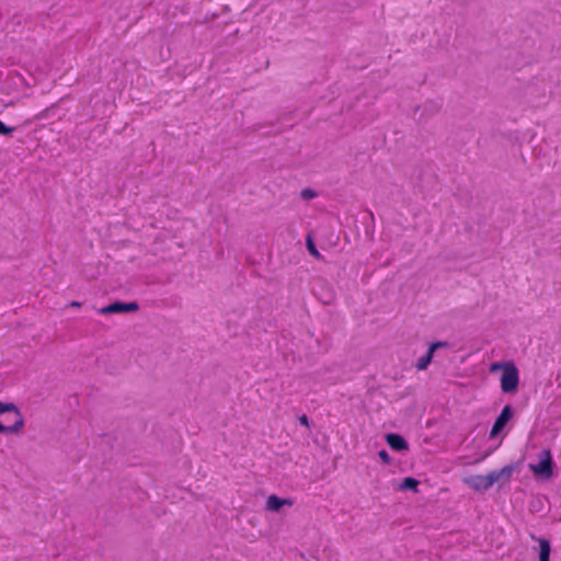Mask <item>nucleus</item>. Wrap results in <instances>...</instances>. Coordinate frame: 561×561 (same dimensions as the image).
Listing matches in <instances>:
<instances>
[{"label": "nucleus", "mask_w": 561, "mask_h": 561, "mask_svg": "<svg viewBox=\"0 0 561 561\" xmlns=\"http://www.w3.org/2000/svg\"><path fill=\"white\" fill-rule=\"evenodd\" d=\"M516 466L511 463L500 470H493L486 474H473L463 478V483L476 492L482 493L491 489L495 483L507 484L511 482Z\"/></svg>", "instance_id": "1"}, {"label": "nucleus", "mask_w": 561, "mask_h": 561, "mask_svg": "<svg viewBox=\"0 0 561 561\" xmlns=\"http://www.w3.org/2000/svg\"><path fill=\"white\" fill-rule=\"evenodd\" d=\"M540 460L538 463H530V471L539 477L551 478L553 474V462L551 451L549 449H543L539 454Z\"/></svg>", "instance_id": "2"}, {"label": "nucleus", "mask_w": 561, "mask_h": 561, "mask_svg": "<svg viewBox=\"0 0 561 561\" xmlns=\"http://www.w3.org/2000/svg\"><path fill=\"white\" fill-rule=\"evenodd\" d=\"M519 382L518 370L513 364H507L503 367L501 377V389L505 393L516 391Z\"/></svg>", "instance_id": "3"}, {"label": "nucleus", "mask_w": 561, "mask_h": 561, "mask_svg": "<svg viewBox=\"0 0 561 561\" xmlns=\"http://www.w3.org/2000/svg\"><path fill=\"white\" fill-rule=\"evenodd\" d=\"M139 306L137 302H122L115 301L108 306H105L99 310L101 314H111V313H123V312H133L137 311Z\"/></svg>", "instance_id": "4"}, {"label": "nucleus", "mask_w": 561, "mask_h": 561, "mask_svg": "<svg viewBox=\"0 0 561 561\" xmlns=\"http://www.w3.org/2000/svg\"><path fill=\"white\" fill-rule=\"evenodd\" d=\"M512 416H513L512 407L505 405L502 409L500 415L496 417V420L491 428L490 437L491 438L496 437L501 433V431L504 428V426L507 424V422L512 419Z\"/></svg>", "instance_id": "5"}, {"label": "nucleus", "mask_w": 561, "mask_h": 561, "mask_svg": "<svg viewBox=\"0 0 561 561\" xmlns=\"http://www.w3.org/2000/svg\"><path fill=\"white\" fill-rule=\"evenodd\" d=\"M294 503L290 499H280L275 494L267 497L265 508L272 512H278L283 506H291Z\"/></svg>", "instance_id": "6"}, {"label": "nucleus", "mask_w": 561, "mask_h": 561, "mask_svg": "<svg viewBox=\"0 0 561 561\" xmlns=\"http://www.w3.org/2000/svg\"><path fill=\"white\" fill-rule=\"evenodd\" d=\"M445 345L444 343L442 342H436V343H433L430 347H428V351L425 355L421 356L419 359H417V363H416V368L419 370H424L427 368V366L431 364L432 362V358H433V355H434V352L436 348L440 347Z\"/></svg>", "instance_id": "7"}, {"label": "nucleus", "mask_w": 561, "mask_h": 561, "mask_svg": "<svg viewBox=\"0 0 561 561\" xmlns=\"http://www.w3.org/2000/svg\"><path fill=\"white\" fill-rule=\"evenodd\" d=\"M386 442L393 450H397V451L407 450L409 448L405 439L399 434H393V433L388 434L386 436Z\"/></svg>", "instance_id": "8"}, {"label": "nucleus", "mask_w": 561, "mask_h": 561, "mask_svg": "<svg viewBox=\"0 0 561 561\" xmlns=\"http://www.w3.org/2000/svg\"><path fill=\"white\" fill-rule=\"evenodd\" d=\"M537 541L539 543V561H550V542L543 538H538Z\"/></svg>", "instance_id": "9"}, {"label": "nucleus", "mask_w": 561, "mask_h": 561, "mask_svg": "<svg viewBox=\"0 0 561 561\" xmlns=\"http://www.w3.org/2000/svg\"><path fill=\"white\" fill-rule=\"evenodd\" d=\"M24 427V420L22 416H19L13 425L4 426L0 423V433H18Z\"/></svg>", "instance_id": "10"}, {"label": "nucleus", "mask_w": 561, "mask_h": 561, "mask_svg": "<svg viewBox=\"0 0 561 561\" xmlns=\"http://www.w3.org/2000/svg\"><path fill=\"white\" fill-rule=\"evenodd\" d=\"M7 412H14L16 415V419H19V416H22L21 412L19 411V409L16 408V405L14 403H11V402L5 403V402L0 401V414L7 413Z\"/></svg>", "instance_id": "11"}, {"label": "nucleus", "mask_w": 561, "mask_h": 561, "mask_svg": "<svg viewBox=\"0 0 561 561\" xmlns=\"http://www.w3.org/2000/svg\"><path fill=\"white\" fill-rule=\"evenodd\" d=\"M417 485H419V481L414 478H411V477H408V478H404L401 485H400V489L401 490H407V489H411L413 491H417Z\"/></svg>", "instance_id": "12"}, {"label": "nucleus", "mask_w": 561, "mask_h": 561, "mask_svg": "<svg viewBox=\"0 0 561 561\" xmlns=\"http://www.w3.org/2000/svg\"><path fill=\"white\" fill-rule=\"evenodd\" d=\"M15 130V127L7 126L0 121V135H9Z\"/></svg>", "instance_id": "13"}, {"label": "nucleus", "mask_w": 561, "mask_h": 561, "mask_svg": "<svg viewBox=\"0 0 561 561\" xmlns=\"http://www.w3.org/2000/svg\"><path fill=\"white\" fill-rule=\"evenodd\" d=\"M378 456L382 460L383 463L389 465L391 462V458L385 449L380 450L378 453Z\"/></svg>", "instance_id": "14"}, {"label": "nucleus", "mask_w": 561, "mask_h": 561, "mask_svg": "<svg viewBox=\"0 0 561 561\" xmlns=\"http://www.w3.org/2000/svg\"><path fill=\"white\" fill-rule=\"evenodd\" d=\"M307 244H308V250H309L310 254L316 257H320L319 251L316 249L314 244L312 243V241L310 239L308 240Z\"/></svg>", "instance_id": "15"}, {"label": "nucleus", "mask_w": 561, "mask_h": 561, "mask_svg": "<svg viewBox=\"0 0 561 561\" xmlns=\"http://www.w3.org/2000/svg\"><path fill=\"white\" fill-rule=\"evenodd\" d=\"M299 421L302 425H308V417L306 415L300 416Z\"/></svg>", "instance_id": "16"}, {"label": "nucleus", "mask_w": 561, "mask_h": 561, "mask_svg": "<svg viewBox=\"0 0 561 561\" xmlns=\"http://www.w3.org/2000/svg\"><path fill=\"white\" fill-rule=\"evenodd\" d=\"M302 195L306 197H312L313 193L311 191L307 190V191H304Z\"/></svg>", "instance_id": "17"}, {"label": "nucleus", "mask_w": 561, "mask_h": 561, "mask_svg": "<svg viewBox=\"0 0 561 561\" xmlns=\"http://www.w3.org/2000/svg\"><path fill=\"white\" fill-rule=\"evenodd\" d=\"M70 306H71V307H75V308H79V307L81 306V302H79V301H72V302L70 304Z\"/></svg>", "instance_id": "18"}, {"label": "nucleus", "mask_w": 561, "mask_h": 561, "mask_svg": "<svg viewBox=\"0 0 561 561\" xmlns=\"http://www.w3.org/2000/svg\"><path fill=\"white\" fill-rule=\"evenodd\" d=\"M500 366H501L500 364H492V366H491V370H492V371H494V370H496L497 368H500Z\"/></svg>", "instance_id": "19"}]
</instances>
